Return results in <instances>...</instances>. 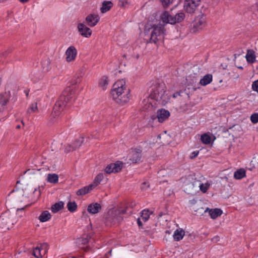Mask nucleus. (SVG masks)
Returning a JSON list of instances; mask_svg holds the SVG:
<instances>
[{"mask_svg":"<svg viewBox=\"0 0 258 258\" xmlns=\"http://www.w3.org/2000/svg\"><path fill=\"white\" fill-rule=\"evenodd\" d=\"M170 113L169 111L165 109H158L157 111V117L159 122H163L168 119Z\"/></svg>","mask_w":258,"mask_h":258,"instance_id":"obj_14","label":"nucleus"},{"mask_svg":"<svg viewBox=\"0 0 258 258\" xmlns=\"http://www.w3.org/2000/svg\"><path fill=\"white\" fill-rule=\"evenodd\" d=\"M142 150L140 148H136L132 150L128 155L130 161L133 163H137L141 158Z\"/></svg>","mask_w":258,"mask_h":258,"instance_id":"obj_10","label":"nucleus"},{"mask_svg":"<svg viewBox=\"0 0 258 258\" xmlns=\"http://www.w3.org/2000/svg\"><path fill=\"white\" fill-rule=\"evenodd\" d=\"M125 82L123 79L116 82L111 90V94L113 99L118 104L123 105L130 100V93L124 92Z\"/></svg>","mask_w":258,"mask_h":258,"instance_id":"obj_2","label":"nucleus"},{"mask_svg":"<svg viewBox=\"0 0 258 258\" xmlns=\"http://www.w3.org/2000/svg\"><path fill=\"white\" fill-rule=\"evenodd\" d=\"M251 87L253 91L258 93V79L252 83Z\"/></svg>","mask_w":258,"mask_h":258,"instance_id":"obj_41","label":"nucleus"},{"mask_svg":"<svg viewBox=\"0 0 258 258\" xmlns=\"http://www.w3.org/2000/svg\"><path fill=\"white\" fill-rule=\"evenodd\" d=\"M150 213L148 210H144L142 211L141 215V218L144 221L146 222L149 218Z\"/></svg>","mask_w":258,"mask_h":258,"instance_id":"obj_34","label":"nucleus"},{"mask_svg":"<svg viewBox=\"0 0 258 258\" xmlns=\"http://www.w3.org/2000/svg\"><path fill=\"white\" fill-rule=\"evenodd\" d=\"M63 205L64 203L62 202L56 203L52 206L51 210L54 213H56L63 208Z\"/></svg>","mask_w":258,"mask_h":258,"instance_id":"obj_31","label":"nucleus"},{"mask_svg":"<svg viewBox=\"0 0 258 258\" xmlns=\"http://www.w3.org/2000/svg\"><path fill=\"white\" fill-rule=\"evenodd\" d=\"M164 8H167L173 2V0H159Z\"/></svg>","mask_w":258,"mask_h":258,"instance_id":"obj_39","label":"nucleus"},{"mask_svg":"<svg viewBox=\"0 0 258 258\" xmlns=\"http://www.w3.org/2000/svg\"><path fill=\"white\" fill-rule=\"evenodd\" d=\"M89 242V236L83 235L77 239V243L80 248L87 250V246H86Z\"/></svg>","mask_w":258,"mask_h":258,"instance_id":"obj_17","label":"nucleus"},{"mask_svg":"<svg viewBox=\"0 0 258 258\" xmlns=\"http://www.w3.org/2000/svg\"><path fill=\"white\" fill-rule=\"evenodd\" d=\"M145 33L150 34V42L157 43L159 41L162 40L165 34V30L164 25L160 23L152 25L147 23L145 28Z\"/></svg>","mask_w":258,"mask_h":258,"instance_id":"obj_3","label":"nucleus"},{"mask_svg":"<svg viewBox=\"0 0 258 258\" xmlns=\"http://www.w3.org/2000/svg\"><path fill=\"white\" fill-rule=\"evenodd\" d=\"M84 139L83 137H79L77 138L74 143H73V147L72 149H67V151L71 152L79 148L83 143Z\"/></svg>","mask_w":258,"mask_h":258,"instance_id":"obj_19","label":"nucleus"},{"mask_svg":"<svg viewBox=\"0 0 258 258\" xmlns=\"http://www.w3.org/2000/svg\"><path fill=\"white\" fill-rule=\"evenodd\" d=\"M141 218H139L137 219V224H138V226L139 227H141V226H142L143 225V224H142V222L141 221Z\"/></svg>","mask_w":258,"mask_h":258,"instance_id":"obj_48","label":"nucleus"},{"mask_svg":"<svg viewBox=\"0 0 258 258\" xmlns=\"http://www.w3.org/2000/svg\"><path fill=\"white\" fill-rule=\"evenodd\" d=\"M209 212V214L211 217V218L213 219H215L217 217L220 216L222 214V211L220 209L215 208V209H210L207 208L205 212Z\"/></svg>","mask_w":258,"mask_h":258,"instance_id":"obj_16","label":"nucleus"},{"mask_svg":"<svg viewBox=\"0 0 258 258\" xmlns=\"http://www.w3.org/2000/svg\"><path fill=\"white\" fill-rule=\"evenodd\" d=\"M78 51L74 46H70L66 51V60L68 62L74 61L77 57Z\"/></svg>","mask_w":258,"mask_h":258,"instance_id":"obj_8","label":"nucleus"},{"mask_svg":"<svg viewBox=\"0 0 258 258\" xmlns=\"http://www.w3.org/2000/svg\"><path fill=\"white\" fill-rule=\"evenodd\" d=\"M201 140L202 143L205 145L209 144L211 143V138L209 135L204 134L201 136Z\"/></svg>","mask_w":258,"mask_h":258,"instance_id":"obj_33","label":"nucleus"},{"mask_svg":"<svg viewBox=\"0 0 258 258\" xmlns=\"http://www.w3.org/2000/svg\"><path fill=\"white\" fill-rule=\"evenodd\" d=\"M38 110L37 105L36 103H32L30 107L28 109L27 112L29 113L35 112Z\"/></svg>","mask_w":258,"mask_h":258,"instance_id":"obj_37","label":"nucleus"},{"mask_svg":"<svg viewBox=\"0 0 258 258\" xmlns=\"http://www.w3.org/2000/svg\"><path fill=\"white\" fill-rule=\"evenodd\" d=\"M185 235V231L181 228L177 229L173 235L174 240L178 241L182 239Z\"/></svg>","mask_w":258,"mask_h":258,"instance_id":"obj_21","label":"nucleus"},{"mask_svg":"<svg viewBox=\"0 0 258 258\" xmlns=\"http://www.w3.org/2000/svg\"><path fill=\"white\" fill-rule=\"evenodd\" d=\"M150 106H153V105H152V103H151V102H150V103H149V104H148V108L150 107Z\"/></svg>","mask_w":258,"mask_h":258,"instance_id":"obj_51","label":"nucleus"},{"mask_svg":"<svg viewBox=\"0 0 258 258\" xmlns=\"http://www.w3.org/2000/svg\"><path fill=\"white\" fill-rule=\"evenodd\" d=\"M81 81V79L79 77H78L76 80L73 81V85H76L77 84L80 83Z\"/></svg>","mask_w":258,"mask_h":258,"instance_id":"obj_46","label":"nucleus"},{"mask_svg":"<svg viewBox=\"0 0 258 258\" xmlns=\"http://www.w3.org/2000/svg\"><path fill=\"white\" fill-rule=\"evenodd\" d=\"M210 186V184L208 183H202L200 185V190L204 193L207 192V190L209 189Z\"/></svg>","mask_w":258,"mask_h":258,"instance_id":"obj_38","label":"nucleus"},{"mask_svg":"<svg viewBox=\"0 0 258 258\" xmlns=\"http://www.w3.org/2000/svg\"><path fill=\"white\" fill-rule=\"evenodd\" d=\"M166 232V233H167V234H170V231H169V230H167V231H166V232Z\"/></svg>","mask_w":258,"mask_h":258,"instance_id":"obj_52","label":"nucleus"},{"mask_svg":"<svg viewBox=\"0 0 258 258\" xmlns=\"http://www.w3.org/2000/svg\"><path fill=\"white\" fill-rule=\"evenodd\" d=\"M149 100V98L148 99L147 102H148Z\"/></svg>","mask_w":258,"mask_h":258,"instance_id":"obj_56","label":"nucleus"},{"mask_svg":"<svg viewBox=\"0 0 258 258\" xmlns=\"http://www.w3.org/2000/svg\"><path fill=\"white\" fill-rule=\"evenodd\" d=\"M171 94L166 92L164 86H154L151 90L150 98L154 99L163 105H165L170 101Z\"/></svg>","mask_w":258,"mask_h":258,"instance_id":"obj_4","label":"nucleus"},{"mask_svg":"<svg viewBox=\"0 0 258 258\" xmlns=\"http://www.w3.org/2000/svg\"><path fill=\"white\" fill-rule=\"evenodd\" d=\"M75 86L68 87L62 93L56 102L51 115L54 118L58 117L63 111L68 103L71 102L75 95Z\"/></svg>","mask_w":258,"mask_h":258,"instance_id":"obj_1","label":"nucleus"},{"mask_svg":"<svg viewBox=\"0 0 258 258\" xmlns=\"http://www.w3.org/2000/svg\"><path fill=\"white\" fill-rule=\"evenodd\" d=\"M256 10L258 11V0H257V2H256L255 4Z\"/></svg>","mask_w":258,"mask_h":258,"instance_id":"obj_50","label":"nucleus"},{"mask_svg":"<svg viewBox=\"0 0 258 258\" xmlns=\"http://www.w3.org/2000/svg\"><path fill=\"white\" fill-rule=\"evenodd\" d=\"M22 3H25L29 1V0H19Z\"/></svg>","mask_w":258,"mask_h":258,"instance_id":"obj_49","label":"nucleus"},{"mask_svg":"<svg viewBox=\"0 0 258 258\" xmlns=\"http://www.w3.org/2000/svg\"><path fill=\"white\" fill-rule=\"evenodd\" d=\"M100 20V17L96 14H90L85 18L87 24L90 27L95 26Z\"/></svg>","mask_w":258,"mask_h":258,"instance_id":"obj_12","label":"nucleus"},{"mask_svg":"<svg viewBox=\"0 0 258 258\" xmlns=\"http://www.w3.org/2000/svg\"><path fill=\"white\" fill-rule=\"evenodd\" d=\"M47 181L51 183H56L58 181V176L55 173L48 174L47 175Z\"/></svg>","mask_w":258,"mask_h":258,"instance_id":"obj_32","label":"nucleus"},{"mask_svg":"<svg viewBox=\"0 0 258 258\" xmlns=\"http://www.w3.org/2000/svg\"><path fill=\"white\" fill-rule=\"evenodd\" d=\"M101 209V205L97 203H95L90 204L88 207L87 210L90 213L94 214L98 213Z\"/></svg>","mask_w":258,"mask_h":258,"instance_id":"obj_18","label":"nucleus"},{"mask_svg":"<svg viewBox=\"0 0 258 258\" xmlns=\"http://www.w3.org/2000/svg\"><path fill=\"white\" fill-rule=\"evenodd\" d=\"M183 94L186 95L185 93H183V92L181 91L176 92L172 95V97L174 98H177L178 101H179L180 103H181L182 102V97L183 96Z\"/></svg>","mask_w":258,"mask_h":258,"instance_id":"obj_36","label":"nucleus"},{"mask_svg":"<svg viewBox=\"0 0 258 258\" xmlns=\"http://www.w3.org/2000/svg\"><path fill=\"white\" fill-rule=\"evenodd\" d=\"M160 21L164 24H172V22H171V20H172V16L167 11H164L160 14Z\"/></svg>","mask_w":258,"mask_h":258,"instance_id":"obj_15","label":"nucleus"},{"mask_svg":"<svg viewBox=\"0 0 258 258\" xmlns=\"http://www.w3.org/2000/svg\"><path fill=\"white\" fill-rule=\"evenodd\" d=\"M48 244L43 243L40 247H36L33 251V255L36 258H40L47 251Z\"/></svg>","mask_w":258,"mask_h":258,"instance_id":"obj_13","label":"nucleus"},{"mask_svg":"<svg viewBox=\"0 0 258 258\" xmlns=\"http://www.w3.org/2000/svg\"><path fill=\"white\" fill-rule=\"evenodd\" d=\"M25 92L26 93V96H28V92L27 91H25Z\"/></svg>","mask_w":258,"mask_h":258,"instance_id":"obj_53","label":"nucleus"},{"mask_svg":"<svg viewBox=\"0 0 258 258\" xmlns=\"http://www.w3.org/2000/svg\"><path fill=\"white\" fill-rule=\"evenodd\" d=\"M201 0H185L184 9L188 13H194L200 5Z\"/></svg>","mask_w":258,"mask_h":258,"instance_id":"obj_6","label":"nucleus"},{"mask_svg":"<svg viewBox=\"0 0 258 258\" xmlns=\"http://www.w3.org/2000/svg\"><path fill=\"white\" fill-rule=\"evenodd\" d=\"M104 176L102 173L98 174L95 178L92 183L90 184V187H92L93 189H94L95 187H96L99 184H100V182L103 179Z\"/></svg>","mask_w":258,"mask_h":258,"instance_id":"obj_27","label":"nucleus"},{"mask_svg":"<svg viewBox=\"0 0 258 258\" xmlns=\"http://www.w3.org/2000/svg\"><path fill=\"white\" fill-rule=\"evenodd\" d=\"M93 188L90 187V185L84 186V187L77 190L76 194L78 196H83L92 190Z\"/></svg>","mask_w":258,"mask_h":258,"instance_id":"obj_29","label":"nucleus"},{"mask_svg":"<svg viewBox=\"0 0 258 258\" xmlns=\"http://www.w3.org/2000/svg\"><path fill=\"white\" fill-rule=\"evenodd\" d=\"M127 0H119L118 1V6L120 7H125L127 4Z\"/></svg>","mask_w":258,"mask_h":258,"instance_id":"obj_42","label":"nucleus"},{"mask_svg":"<svg viewBox=\"0 0 258 258\" xmlns=\"http://www.w3.org/2000/svg\"><path fill=\"white\" fill-rule=\"evenodd\" d=\"M109 84V80L107 77L105 76H102L99 82V87L102 90H105L107 89Z\"/></svg>","mask_w":258,"mask_h":258,"instance_id":"obj_25","label":"nucleus"},{"mask_svg":"<svg viewBox=\"0 0 258 258\" xmlns=\"http://www.w3.org/2000/svg\"><path fill=\"white\" fill-rule=\"evenodd\" d=\"M211 240L214 242H217L220 240V237L218 235H216L212 238Z\"/></svg>","mask_w":258,"mask_h":258,"instance_id":"obj_44","label":"nucleus"},{"mask_svg":"<svg viewBox=\"0 0 258 258\" xmlns=\"http://www.w3.org/2000/svg\"><path fill=\"white\" fill-rule=\"evenodd\" d=\"M250 120L253 123L258 122V113H254L251 114L250 116Z\"/></svg>","mask_w":258,"mask_h":258,"instance_id":"obj_40","label":"nucleus"},{"mask_svg":"<svg viewBox=\"0 0 258 258\" xmlns=\"http://www.w3.org/2000/svg\"><path fill=\"white\" fill-rule=\"evenodd\" d=\"M245 58L248 63H254L256 60V56L254 51L252 49L247 50Z\"/></svg>","mask_w":258,"mask_h":258,"instance_id":"obj_20","label":"nucleus"},{"mask_svg":"<svg viewBox=\"0 0 258 258\" xmlns=\"http://www.w3.org/2000/svg\"><path fill=\"white\" fill-rule=\"evenodd\" d=\"M122 164H123L121 162H117L115 163H111L105 168V171L107 173L118 172L122 169Z\"/></svg>","mask_w":258,"mask_h":258,"instance_id":"obj_11","label":"nucleus"},{"mask_svg":"<svg viewBox=\"0 0 258 258\" xmlns=\"http://www.w3.org/2000/svg\"><path fill=\"white\" fill-rule=\"evenodd\" d=\"M16 128H20V125H18L16 126Z\"/></svg>","mask_w":258,"mask_h":258,"instance_id":"obj_54","label":"nucleus"},{"mask_svg":"<svg viewBox=\"0 0 258 258\" xmlns=\"http://www.w3.org/2000/svg\"><path fill=\"white\" fill-rule=\"evenodd\" d=\"M77 28L80 34L85 38H89L92 35V30L84 23H79Z\"/></svg>","mask_w":258,"mask_h":258,"instance_id":"obj_9","label":"nucleus"},{"mask_svg":"<svg viewBox=\"0 0 258 258\" xmlns=\"http://www.w3.org/2000/svg\"><path fill=\"white\" fill-rule=\"evenodd\" d=\"M33 194H35L36 196V198L35 199V200H37V199H38V198L40 196V191L39 187L38 188H36L34 189Z\"/></svg>","mask_w":258,"mask_h":258,"instance_id":"obj_43","label":"nucleus"},{"mask_svg":"<svg viewBox=\"0 0 258 258\" xmlns=\"http://www.w3.org/2000/svg\"><path fill=\"white\" fill-rule=\"evenodd\" d=\"M73 147V144H68V145H67L66 147H65V148H64V152L66 153H69V152H68L67 151V149H72V147Z\"/></svg>","mask_w":258,"mask_h":258,"instance_id":"obj_45","label":"nucleus"},{"mask_svg":"<svg viewBox=\"0 0 258 258\" xmlns=\"http://www.w3.org/2000/svg\"><path fill=\"white\" fill-rule=\"evenodd\" d=\"M246 176L245 170L240 168L236 170L234 173V177L236 179H241Z\"/></svg>","mask_w":258,"mask_h":258,"instance_id":"obj_28","label":"nucleus"},{"mask_svg":"<svg viewBox=\"0 0 258 258\" xmlns=\"http://www.w3.org/2000/svg\"><path fill=\"white\" fill-rule=\"evenodd\" d=\"M67 208L68 210L71 212H74L76 211L77 205L76 203L74 202H69L67 204Z\"/></svg>","mask_w":258,"mask_h":258,"instance_id":"obj_35","label":"nucleus"},{"mask_svg":"<svg viewBox=\"0 0 258 258\" xmlns=\"http://www.w3.org/2000/svg\"><path fill=\"white\" fill-rule=\"evenodd\" d=\"M112 6L113 4L111 1H104L100 8V11L102 13H105L109 11Z\"/></svg>","mask_w":258,"mask_h":258,"instance_id":"obj_23","label":"nucleus"},{"mask_svg":"<svg viewBox=\"0 0 258 258\" xmlns=\"http://www.w3.org/2000/svg\"><path fill=\"white\" fill-rule=\"evenodd\" d=\"M199 151H194L192 152V156L191 157V158L197 157L199 154Z\"/></svg>","mask_w":258,"mask_h":258,"instance_id":"obj_47","label":"nucleus"},{"mask_svg":"<svg viewBox=\"0 0 258 258\" xmlns=\"http://www.w3.org/2000/svg\"><path fill=\"white\" fill-rule=\"evenodd\" d=\"M238 68L240 69H243V68L242 67H238Z\"/></svg>","mask_w":258,"mask_h":258,"instance_id":"obj_55","label":"nucleus"},{"mask_svg":"<svg viewBox=\"0 0 258 258\" xmlns=\"http://www.w3.org/2000/svg\"><path fill=\"white\" fill-rule=\"evenodd\" d=\"M213 80V76L211 74H208L205 75L203 78L200 80V84L202 86H206L210 84Z\"/></svg>","mask_w":258,"mask_h":258,"instance_id":"obj_22","label":"nucleus"},{"mask_svg":"<svg viewBox=\"0 0 258 258\" xmlns=\"http://www.w3.org/2000/svg\"><path fill=\"white\" fill-rule=\"evenodd\" d=\"M10 92H5L4 94H1L0 95V104L3 105H6L9 98H10Z\"/></svg>","mask_w":258,"mask_h":258,"instance_id":"obj_30","label":"nucleus"},{"mask_svg":"<svg viewBox=\"0 0 258 258\" xmlns=\"http://www.w3.org/2000/svg\"><path fill=\"white\" fill-rule=\"evenodd\" d=\"M125 212L124 211H122V213H124Z\"/></svg>","mask_w":258,"mask_h":258,"instance_id":"obj_57","label":"nucleus"},{"mask_svg":"<svg viewBox=\"0 0 258 258\" xmlns=\"http://www.w3.org/2000/svg\"><path fill=\"white\" fill-rule=\"evenodd\" d=\"M206 25V17L203 14L198 16L192 22V30L194 32L201 31Z\"/></svg>","mask_w":258,"mask_h":258,"instance_id":"obj_5","label":"nucleus"},{"mask_svg":"<svg viewBox=\"0 0 258 258\" xmlns=\"http://www.w3.org/2000/svg\"><path fill=\"white\" fill-rule=\"evenodd\" d=\"M13 224L11 217L7 214H2L0 216V229L2 230L9 229Z\"/></svg>","mask_w":258,"mask_h":258,"instance_id":"obj_7","label":"nucleus"},{"mask_svg":"<svg viewBox=\"0 0 258 258\" xmlns=\"http://www.w3.org/2000/svg\"><path fill=\"white\" fill-rule=\"evenodd\" d=\"M51 215L48 211H45L41 213L39 217V220L41 222H45L51 218Z\"/></svg>","mask_w":258,"mask_h":258,"instance_id":"obj_26","label":"nucleus"},{"mask_svg":"<svg viewBox=\"0 0 258 258\" xmlns=\"http://www.w3.org/2000/svg\"><path fill=\"white\" fill-rule=\"evenodd\" d=\"M184 18L185 14L184 13L180 12L176 14L174 16H172V20H171L172 24L182 22Z\"/></svg>","mask_w":258,"mask_h":258,"instance_id":"obj_24","label":"nucleus"}]
</instances>
